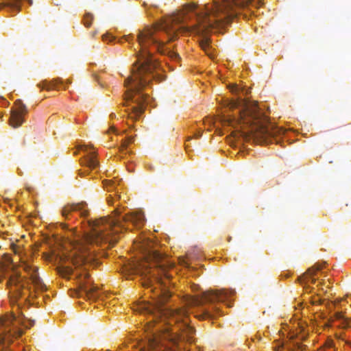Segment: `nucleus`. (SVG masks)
Returning a JSON list of instances; mask_svg holds the SVG:
<instances>
[{"label": "nucleus", "instance_id": "1", "mask_svg": "<svg viewBox=\"0 0 351 351\" xmlns=\"http://www.w3.org/2000/svg\"><path fill=\"white\" fill-rule=\"evenodd\" d=\"M251 0H213L211 5H204L197 12H193L195 22L188 24L186 14L179 13L166 18L161 24L146 27L139 31L137 40L140 49L134 63L131 75L125 80L127 90L125 94L126 106L131 102L135 105L128 108L126 112L130 119L136 120L143 112L147 93L143 92L152 79L158 75V64L153 58L151 51L152 47L162 54L168 56L173 60L180 59L179 55L165 47V42L161 34H165L168 41L177 38L178 32H191L202 37L199 45L208 53L210 41L207 34L211 29L230 23L236 16V8L243 7L250 3Z\"/></svg>", "mask_w": 351, "mask_h": 351}, {"label": "nucleus", "instance_id": "2", "mask_svg": "<svg viewBox=\"0 0 351 351\" xmlns=\"http://www.w3.org/2000/svg\"><path fill=\"white\" fill-rule=\"evenodd\" d=\"M122 221H130L136 228H141L145 217L141 213L126 215L122 220L119 218L101 217L87 221L90 232L86 234L82 241L74 247V250L69 256L70 261L76 267L82 265H97L95 245L103 244L114 245L119 239L118 233L122 232Z\"/></svg>", "mask_w": 351, "mask_h": 351}, {"label": "nucleus", "instance_id": "3", "mask_svg": "<svg viewBox=\"0 0 351 351\" xmlns=\"http://www.w3.org/2000/svg\"><path fill=\"white\" fill-rule=\"evenodd\" d=\"M230 109L241 108L239 117H224L223 121L229 125H240L241 135L245 138H253L258 143H268L273 132L268 127L269 120L256 102L244 100L232 101Z\"/></svg>", "mask_w": 351, "mask_h": 351}, {"label": "nucleus", "instance_id": "4", "mask_svg": "<svg viewBox=\"0 0 351 351\" xmlns=\"http://www.w3.org/2000/svg\"><path fill=\"white\" fill-rule=\"evenodd\" d=\"M141 247L144 254L145 263L134 264L131 267L134 274L147 276L150 275L157 282L158 288L154 287L153 290V298L156 302V308L160 313L163 312L162 306L171 297L167 281H169V276L162 268L160 261L162 255L152 248V243L148 240H144Z\"/></svg>", "mask_w": 351, "mask_h": 351}, {"label": "nucleus", "instance_id": "5", "mask_svg": "<svg viewBox=\"0 0 351 351\" xmlns=\"http://www.w3.org/2000/svg\"><path fill=\"white\" fill-rule=\"evenodd\" d=\"M167 313L169 314L171 319L169 321V324L171 322L173 321L178 322L180 321L183 322V329L181 335H177L173 332V329L169 331V328L160 335H154L152 337H159L162 339V343L169 345V346L175 348H182L184 347L185 342L192 343L194 341L195 330L193 328L188 325V322L185 319L187 317L188 311L185 308H176L167 310Z\"/></svg>", "mask_w": 351, "mask_h": 351}, {"label": "nucleus", "instance_id": "6", "mask_svg": "<svg viewBox=\"0 0 351 351\" xmlns=\"http://www.w3.org/2000/svg\"><path fill=\"white\" fill-rule=\"evenodd\" d=\"M234 294L235 291L232 289L208 291L203 293L201 296H186L184 298V303L188 307L199 306L206 302L213 303L215 302H224Z\"/></svg>", "mask_w": 351, "mask_h": 351}, {"label": "nucleus", "instance_id": "7", "mask_svg": "<svg viewBox=\"0 0 351 351\" xmlns=\"http://www.w3.org/2000/svg\"><path fill=\"white\" fill-rule=\"evenodd\" d=\"M76 278L79 284L80 289L90 298L97 297V291L98 287L92 284V281L89 279V275L86 272V269L81 272L76 274Z\"/></svg>", "mask_w": 351, "mask_h": 351}, {"label": "nucleus", "instance_id": "8", "mask_svg": "<svg viewBox=\"0 0 351 351\" xmlns=\"http://www.w3.org/2000/svg\"><path fill=\"white\" fill-rule=\"evenodd\" d=\"M80 149L85 152L86 154L81 159V165L84 167V169L80 170L79 174L83 176L85 173H88L89 170L97 171L99 165L95 152H88L86 146H80Z\"/></svg>", "mask_w": 351, "mask_h": 351}, {"label": "nucleus", "instance_id": "9", "mask_svg": "<svg viewBox=\"0 0 351 351\" xmlns=\"http://www.w3.org/2000/svg\"><path fill=\"white\" fill-rule=\"evenodd\" d=\"M15 108L11 112L10 117V124L13 128H18L24 121L23 117L27 113V108L21 100L15 101Z\"/></svg>", "mask_w": 351, "mask_h": 351}, {"label": "nucleus", "instance_id": "10", "mask_svg": "<svg viewBox=\"0 0 351 351\" xmlns=\"http://www.w3.org/2000/svg\"><path fill=\"white\" fill-rule=\"evenodd\" d=\"M73 212H78L81 217H86L88 214L87 204L85 202L67 204L61 210L62 217L66 219H69Z\"/></svg>", "mask_w": 351, "mask_h": 351}, {"label": "nucleus", "instance_id": "11", "mask_svg": "<svg viewBox=\"0 0 351 351\" xmlns=\"http://www.w3.org/2000/svg\"><path fill=\"white\" fill-rule=\"evenodd\" d=\"M6 286L10 289V293L12 294V298L17 299L21 296L23 285L20 274H16L10 276L6 282Z\"/></svg>", "mask_w": 351, "mask_h": 351}, {"label": "nucleus", "instance_id": "12", "mask_svg": "<svg viewBox=\"0 0 351 351\" xmlns=\"http://www.w3.org/2000/svg\"><path fill=\"white\" fill-rule=\"evenodd\" d=\"M23 269L29 275L32 284L38 289L43 291L45 289V285L38 274V268L34 267L24 263L22 265Z\"/></svg>", "mask_w": 351, "mask_h": 351}, {"label": "nucleus", "instance_id": "13", "mask_svg": "<svg viewBox=\"0 0 351 351\" xmlns=\"http://www.w3.org/2000/svg\"><path fill=\"white\" fill-rule=\"evenodd\" d=\"M167 349L175 351V348L162 343V339L160 337H152L149 339L147 348H142L141 351H163Z\"/></svg>", "mask_w": 351, "mask_h": 351}, {"label": "nucleus", "instance_id": "14", "mask_svg": "<svg viewBox=\"0 0 351 351\" xmlns=\"http://www.w3.org/2000/svg\"><path fill=\"white\" fill-rule=\"evenodd\" d=\"M14 319V316H7L0 318V341H3L7 337H11L12 324Z\"/></svg>", "mask_w": 351, "mask_h": 351}, {"label": "nucleus", "instance_id": "15", "mask_svg": "<svg viewBox=\"0 0 351 351\" xmlns=\"http://www.w3.org/2000/svg\"><path fill=\"white\" fill-rule=\"evenodd\" d=\"M321 269L322 266L319 265L313 266L309 268L306 273L298 278L299 282L301 284L308 283L309 281L312 283H315L316 280L313 278V276L315 274L316 271Z\"/></svg>", "mask_w": 351, "mask_h": 351}, {"label": "nucleus", "instance_id": "16", "mask_svg": "<svg viewBox=\"0 0 351 351\" xmlns=\"http://www.w3.org/2000/svg\"><path fill=\"white\" fill-rule=\"evenodd\" d=\"M62 83L63 80L61 78H56L53 79L50 82L43 80L38 83L37 86L41 89H46L47 90H49L51 89L56 88L58 84H62Z\"/></svg>", "mask_w": 351, "mask_h": 351}, {"label": "nucleus", "instance_id": "17", "mask_svg": "<svg viewBox=\"0 0 351 351\" xmlns=\"http://www.w3.org/2000/svg\"><path fill=\"white\" fill-rule=\"evenodd\" d=\"M58 273L63 278H69L73 274V270L71 267L64 265L62 263L56 268Z\"/></svg>", "mask_w": 351, "mask_h": 351}, {"label": "nucleus", "instance_id": "18", "mask_svg": "<svg viewBox=\"0 0 351 351\" xmlns=\"http://www.w3.org/2000/svg\"><path fill=\"white\" fill-rule=\"evenodd\" d=\"M93 21V15L91 13H86L84 16V25L88 27L91 25Z\"/></svg>", "mask_w": 351, "mask_h": 351}, {"label": "nucleus", "instance_id": "19", "mask_svg": "<svg viewBox=\"0 0 351 351\" xmlns=\"http://www.w3.org/2000/svg\"><path fill=\"white\" fill-rule=\"evenodd\" d=\"M134 141V138L132 136L128 137L126 140L122 142L121 149L123 151L128 147L129 143H131Z\"/></svg>", "mask_w": 351, "mask_h": 351}, {"label": "nucleus", "instance_id": "20", "mask_svg": "<svg viewBox=\"0 0 351 351\" xmlns=\"http://www.w3.org/2000/svg\"><path fill=\"white\" fill-rule=\"evenodd\" d=\"M203 318H212L214 315L208 310H204L202 315Z\"/></svg>", "mask_w": 351, "mask_h": 351}, {"label": "nucleus", "instance_id": "21", "mask_svg": "<svg viewBox=\"0 0 351 351\" xmlns=\"http://www.w3.org/2000/svg\"><path fill=\"white\" fill-rule=\"evenodd\" d=\"M145 311L148 314H153L154 313V308L150 306H145Z\"/></svg>", "mask_w": 351, "mask_h": 351}, {"label": "nucleus", "instance_id": "22", "mask_svg": "<svg viewBox=\"0 0 351 351\" xmlns=\"http://www.w3.org/2000/svg\"><path fill=\"white\" fill-rule=\"evenodd\" d=\"M104 185L106 186V187H111V186H114V182L112 180H105L104 181Z\"/></svg>", "mask_w": 351, "mask_h": 351}, {"label": "nucleus", "instance_id": "23", "mask_svg": "<svg viewBox=\"0 0 351 351\" xmlns=\"http://www.w3.org/2000/svg\"><path fill=\"white\" fill-rule=\"evenodd\" d=\"M324 351H335L332 348V343L328 342L326 345V348L324 349Z\"/></svg>", "mask_w": 351, "mask_h": 351}, {"label": "nucleus", "instance_id": "24", "mask_svg": "<svg viewBox=\"0 0 351 351\" xmlns=\"http://www.w3.org/2000/svg\"><path fill=\"white\" fill-rule=\"evenodd\" d=\"M11 248L12 250H13V252L15 253V254H19V247L17 246L16 244L14 243H12L11 244Z\"/></svg>", "mask_w": 351, "mask_h": 351}, {"label": "nucleus", "instance_id": "25", "mask_svg": "<svg viewBox=\"0 0 351 351\" xmlns=\"http://www.w3.org/2000/svg\"><path fill=\"white\" fill-rule=\"evenodd\" d=\"M102 38L104 41H106L109 38L110 42L112 41L114 39L112 36H111L108 34L103 35Z\"/></svg>", "mask_w": 351, "mask_h": 351}, {"label": "nucleus", "instance_id": "26", "mask_svg": "<svg viewBox=\"0 0 351 351\" xmlns=\"http://www.w3.org/2000/svg\"><path fill=\"white\" fill-rule=\"evenodd\" d=\"M3 259L4 260L5 262L8 263L12 262L11 258L6 254L3 256Z\"/></svg>", "mask_w": 351, "mask_h": 351}, {"label": "nucleus", "instance_id": "27", "mask_svg": "<svg viewBox=\"0 0 351 351\" xmlns=\"http://www.w3.org/2000/svg\"><path fill=\"white\" fill-rule=\"evenodd\" d=\"M152 280H151L149 278H148V279H147V282H145L143 283V286H147V287H152Z\"/></svg>", "mask_w": 351, "mask_h": 351}, {"label": "nucleus", "instance_id": "28", "mask_svg": "<svg viewBox=\"0 0 351 351\" xmlns=\"http://www.w3.org/2000/svg\"><path fill=\"white\" fill-rule=\"evenodd\" d=\"M335 318H336L337 319H343V316L342 313H339V312L336 313H335Z\"/></svg>", "mask_w": 351, "mask_h": 351}, {"label": "nucleus", "instance_id": "29", "mask_svg": "<svg viewBox=\"0 0 351 351\" xmlns=\"http://www.w3.org/2000/svg\"><path fill=\"white\" fill-rule=\"evenodd\" d=\"M202 136L201 132H198L195 134V138H199Z\"/></svg>", "mask_w": 351, "mask_h": 351}, {"label": "nucleus", "instance_id": "30", "mask_svg": "<svg viewBox=\"0 0 351 351\" xmlns=\"http://www.w3.org/2000/svg\"><path fill=\"white\" fill-rule=\"evenodd\" d=\"M116 216L119 215L120 214V211L118 210V208L115 209L114 211Z\"/></svg>", "mask_w": 351, "mask_h": 351}, {"label": "nucleus", "instance_id": "31", "mask_svg": "<svg viewBox=\"0 0 351 351\" xmlns=\"http://www.w3.org/2000/svg\"><path fill=\"white\" fill-rule=\"evenodd\" d=\"M196 9L195 6V5H192L190 8V10L191 12H193Z\"/></svg>", "mask_w": 351, "mask_h": 351}, {"label": "nucleus", "instance_id": "32", "mask_svg": "<svg viewBox=\"0 0 351 351\" xmlns=\"http://www.w3.org/2000/svg\"><path fill=\"white\" fill-rule=\"evenodd\" d=\"M115 116H116V115H115V114H114V113H112V114H110V117H111V118H114V117H115Z\"/></svg>", "mask_w": 351, "mask_h": 351}, {"label": "nucleus", "instance_id": "33", "mask_svg": "<svg viewBox=\"0 0 351 351\" xmlns=\"http://www.w3.org/2000/svg\"><path fill=\"white\" fill-rule=\"evenodd\" d=\"M215 311L217 313H218V312H219V310H218V308H215Z\"/></svg>", "mask_w": 351, "mask_h": 351}, {"label": "nucleus", "instance_id": "34", "mask_svg": "<svg viewBox=\"0 0 351 351\" xmlns=\"http://www.w3.org/2000/svg\"><path fill=\"white\" fill-rule=\"evenodd\" d=\"M111 130L114 132L115 131V129L114 128V127H111Z\"/></svg>", "mask_w": 351, "mask_h": 351}, {"label": "nucleus", "instance_id": "35", "mask_svg": "<svg viewBox=\"0 0 351 351\" xmlns=\"http://www.w3.org/2000/svg\"><path fill=\"white\" fill-rule=\"evenodd\" d=\"M234 88H235V90H234L233 91H237V86H235Z\"/></svg>", "mask_w": 351, "mask_h": 351}, {"label": "nucleus", "instance_id": "36", "mask_svg": "<svg viewBox=\"0 0 351 351\" xmlns=\"http://www.w3.org/2000/svg\"><path fill=\"white\" fill-rule=\"evenodd\" d=\"M108 203L109 204H112L111 201L110 200H108Z\"/></svg>", "mask_w": 351, "mask_h": 351}]
</instances>
